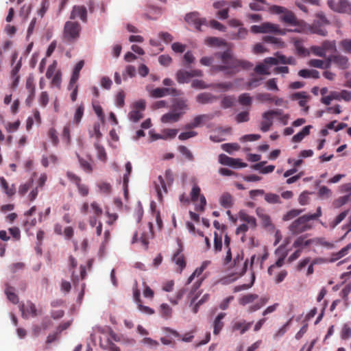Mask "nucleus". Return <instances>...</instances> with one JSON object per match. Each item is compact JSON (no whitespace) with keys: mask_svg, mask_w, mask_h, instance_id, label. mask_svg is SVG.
<instances>
[{"mask_svg":"<svg viewBox=\"0 0 351 351\" xmlns=\"http://www.w3.org/2000/svg\"><path fill=\"white\" fill-rule=\"evenodd\" d=\"M215 56L221 59L223 64L213 66L211 68L213 71H226V73L233 75L241 69L249 70L253 66V64L247 60L237 59L230 49L215 53Z\"/></svg>","mask_w":351,"mask_h":351,"instance_id":"obj_1","label":"nucleus"},{"mask_svg":"<svg viewBox=\"0 0 351 351\" xmlns=\"http://www.w3.org/2000/svg\"><path fill=\"white\" fill-rule=\"evenodd\" d=\"M322 215V208L319 206L314 214H306L298 217L289 226V231L293 235H298L304 232L311 230L313 227L311 221L315 220Z\"/></svg>","mask_w":351,"mask_h":351,"instance_id":"obj_2","label":"nucleus"},{"mask_svg":"<svg viewBox=\"0 0 351 351\" xmlns=\"http://www.w3.org/2000/svg\"><path fill=\"white\" fill-rule=\"evenodd\" d=\"M82 27L77 21H66L63 29V40L69 43L75 42L80 37Z\"/></svg>","mask_w":351,"mask_h":351,"instance_id":"obj_3","label":"nucleus"},{"mask_svg":"<svg viewBox=\"0 0 351 351\" xmlns=\"http://www.w3.org/2000/svg\"><path fill=\"white\" fill-rule=\"evenodd\" d=\"M250 29L254 34L275 33L281 35L285 34V32L280 28L278 25L269 22L263 23L260 25H252Z\"/></svg>","mask_w":351,"mask_h":351,"instance_id":"obj_4","label":"nucleus"},{"mask_svg":"<svg viewBox=\"0 0 351 351\" xmlns=\"http://www.w3.org/2000/svg\"><path fill=\"white\" fill-rule=\"evenodd\" d=\"M327 4L335 12L351 15V4L347 0H328Z\"/></svg>","mask_w":351,"mask_h":351,"instance_id":"obj_5","label":"nucleus"},{"mask_svg":"<svg viewBox=\"0 0 351 351\" xmlns=\"http://www.w3.org/2000/svg\"><path fill=\"white\" fill-rule=\"evenodd\" d=\"M282 114V110H271L265 112L263 114V120L261 123V130L266 132L269 130L273 124V117L279 116Z\"/></svg>","mask_w":351,"mask_h":351,"instance_id":"obj_6","label":"nucleus"},{"mask_svg":"<svg viewBox=\"0 0 351 351\" xmlns=\"http://www.w3.org/2000/svg\"><path fill=\"white\" fill-rule=\"evenodd\" d=\"M178 246V248L177 249L176 252L174 253L173 256V261L178 266V269L177 271L179 273H181L184 268L186 267V261L184 254H182V252L184 250V247L182 243V241L180 239L177 240Z\"/></svg>","mask_w":351,"mask_h":351,"instance_id":"obj_7","label":"nucleus"},{"mask_svg":"<svg viewBox=\"0 0 351 351\" xmlns=\"http://www.w3.org/2000/svg\"><path fill=\"white\" fill-rule=\"evenodd\" d=\"M200 188L197 184H194L191 191V198L192 202H195L199 197V204L196 205L195 210L203 212L206 205V199L203 195H200Z\"/></svg>","mask_w":351,"mask_h":351,"instance_id":"obj_8","label":"nucleus"},{"mask_svg":"<svg viewBox=\"0 0 351 351\" xmlns=\"http://www.w3.org/2000/svg\"><path fill=\"white\" fill-rule=\"evenodd\" d=\"M20 310L22 313V317L25 319H27L29 315L32 317H36L41 314V311H38L36 305L31 301H27L26 304H22L20 306Z\"/></svg>","mask_w":351,"mask_h":351,"instance_id":"obj_9","label":"nucleus"},{"mask_svg":"<svg viewBox=\"0 0 351 351\" xmlns=\"http://www.w3.org/2000/svg\"><path fill=\"white\" fill-rule=\"evenodd\" d=\"M214 118L213 114H204L196 116L193 121L185 125L184 128L191 130L202 125L206 121H210Z\"/></svg>","mask_w":351,"mask_h":351,"instance_id":"obj_10","label":"nucleus"},{"mask_svg":"<svg viewBox=\"0 0 351 351\" xmlns=\"http://www.w3.org/2000/svg\"><path fill=\"white\" fill-rule=\"evenodd\" d=\"M191 86L194 88L198 89H205L210 87L229 89L232 86V84L230 83H219L215 85L206 84L203 80H194L192 82Z\"/></svg>","mask_w":351,"mask_h":351,"instance_id":"obj_11","label":"nucleus"},{"mask_svg":"<svg viewBox=\"0 0 351 351\" xmlns=\"http://www.w3.org/2000/svg\"><path fill=\"white\" fill-rule=\"evenodd\" d=\"M310 99L309 95L304 91L295 93L291 95V99L293 101L298 100V104L300 107L304 108L306 112L308 111L309 106L307 103Z\"/></svg>","mask_w":351,"mask_h":351,"instance_id":"obj_12","label":"nucleus"},{"mask_svg":"<svg viewBox=\"0 0 351 351\" xmlns=\"http://www.w3.org/2000/svg\"><path fill=\"white\" fill-rule=\"evenodd\" d=\"M247 261L243 262V254H238L233 260V267L235 268V273L240 276L243 275L247 270Z\"/></svg>","mask_w":351,"mask_h":351,"instance_id":"obj_13","label":"nucleus"},{"mask_svg":"<svg viewBox=\"0 0 351 351\" xmlns=\"http://www.w3.org/2000/svg\"><path fill=\"white\" fill-rule=\"evenodd\" d=\"M79 18L83 23L87 22V10L84 5H74L72 8L70 19Z\"/></svg>","mask_w":351,"mask_h":351,"instance_id":"obj_14","label":"nucleus"},{"mask_svg":"<svg viewBox=\"0 0 351 351\" xmlns=\"http://www.w3.org/2000/svg\"><path fill=\"white\" fill-rule=\"evenodd\" d=\"M185 21L189 24L194 25L198 31H201V26L206 23L204 19L199 18V14L197 12L187 14L185 16Z\"/></svg>","mask_w":351,"mask_h":351,"instance_id":"obj_15","label":"nucleus"},{"mask_svg":"<svg viewBox=\"0 0 351 351\" xmlns=\"http://www.w3.org/2000/svg\"><path fill=\"white\" fill-rule=\"evenodd\" d=\"M25 87L29 92V95L25 100V103L27 106L30 107L34 99L36 93L34 78L32 77H28L27 78Z\"/></svg>","mask_w":351,"mask_h":351,"instance_id":"obj_16","label":"nucleus"},{"mask_svg":"<svg viewBox=\"0 0 351 351\" xmlns=\"http://www.w3.org/2000/svg\"><path fill=\"white\" fill-rule=\"evenodd\" d=\"M169 93L173 95H178L180 93L176 88H156L151 92V95L153 97L159 98L162 97Z\"/></svg>","mask_w":351,"mask_h":351,"instance_id":"obj_17","label":"nucleus"},{"mask_svg":"<svg viewBox=\"0 0 351 351\" xmlns=\"http://www.w3.org/2000/svg\"><path fill=\"white\" fill-rule=\"evenodd\" d=\"M84 65V61L83 60H80L75 66L72 75L71 77L69 87V88H72L73 86L75 85V84L77 83L79 77H80V73L82 69L83 68Z\"/></svg>","mask_w":351,"mask_h":351,"instance_id":"obj_18","label":"nucleus"},{"mask_svg":"<svg viewBox=\"0 0 351 351\" xmlns=\"http://www.w3.org/2000/svg\"><path fill=\"white\" fill-rule=\"evenodd\" d=\"M226 315V314L225 313H220L215 318V319L213 322V334L215 335H218L222 330V329L224 326V323L223 322V319H224Z\"/></svg>","mask_w":351,"mask_h":351,"instance_id":"obj_19","label":"nucleus"},{"mask_svg":"<svg viewBox=\"0 0 351 351\" xmlns=\"http://www.w3.org/2000/svg\"><path fill=\"white\" fill-rule=\"evenodd\" d=\"M280 19L281 21L288 25H297L298 24V19L294 13L287 8Z\"/></svg>","mask_w":351,"mask_h":351,"instance_id":"obj_20","label":"nucleus"},{"mask_svg":"<svg viewBox=\"0 0 351 351\" xmlns=\"http://www.w3.org/2000/svg\"><path fill=\"white\" fill-rule=\"evenodd\" d=\"M252 324V322H246L245 320L235 322L232 325V331H240V334L243 335L247 332Z\"/></svg>","mask_w":351,"mask_h":351,"instance_id":"obj_21","label":"nucleus"},{"mask_svg":"<svg viewBox=\"0 0 351 351\" xmlns=\"http://www.w3.org/2000/svg\"><path fill=\"white\" fill-rule=\"evenodd\" d=\"M171 109L174 112H182V116L184 114L185 110L188 109L186 101L182 99H176L173 101Z\"/></svg>","mask_w":351,"mask_h":351,"instance_id":"obj_22","label":"nucleus"},{"mask_svg":"<svg viewBox=\"0 0 351 351\" xmlns=\"http://www.w3.org/2000/svg\"><path fill=\"white\" fill-rule=\"evenodd\" d=\"M217 99V97L210 93H202L197 95L196 101L201 104H211Z\"/></svg>","mask_w":351,"mask_h":351,"instance_id":"obj_23","label":"nucleus"},{"mask_svg":"<svg viewBox=\"0 0 351 351\" xmlns=\"http://www.w3.org/2000/svg\"><path fill=\"white\" fill-rule=\"evenodd\" d=\"M219 204L226 209L230 208L234 205V198L230 193L225 192L219 197Z\"/></svg>","mask_w":351,"mask_h":351,"instance_id":"obj_24","label":"nucleus"},{"mask_svg":"<svg viewBox=\"0 0 351 351\" xmlns=\"http://www.w3.org/2000/svg\"><path fill=\"white\" fill-rule=\"evenodd\" d=\"M333 63L341 69H346L349 66L348 58L341 54H335L333 56Z\"/></svg>","mask_w":351,"mask_h":351,"instance_id":"obj_25","label":"nucleus"},{"mask_svg":"<svg viewBox=\"0 0 351 351\" xmlns=\"http://www.w3.org/2000/svg\"><path fill=\"white\" fill-rule=\"evenodd\" d=\"M182 117V112H174L173 111L165 114L161 117V121L164 123H175L179 121Z\"/></svg>","mask_w":351,"mask_h":351,"instance_id":"obj_26","label":"nucleus"},{"mask_svg":"<svg viewBox=\"0 0 351 351\" xmlns=\"http://www.w3.org/2000/svg\"><path fill=\"white\" fill-rule=\"evenodd\" d=\"M311 245V239H306V235H302L296 238L293 243V247L303 250L304 247Z\"/></svg>","mask_w":351,"mask_h":351,"instance_id":"obj_27","label":"nucleus"},{"mask_svg":"<svg viewBox=\"0 0 351 351\" xmlns=\"http://www.w3.org/2000/svg\"><path fill=\"white\" fill-rule=\"evenodd\" d=\"M155 188L157 192L158 196L160 199L162 198V191L166 193L167 192L165 182L161 176H159L158 180L155 182Z\"/></svg>","mask_w":351,"mask_h":351,"instance_id":"obj_28","label":"nucleus"},{"mask_svg":"<svg viewBox=\"0 0 351 351\" xmlns=\"http://www.w3.org/2000/svg\"><path fill=\"white\" fill-rule=\"evenodd\" d=\"M176 80L180 84L188 83L191 78L190 72L183 69L178 70L176 74Z\"/></svg>","mask_w":351,"mask_h":351,"instance_id":"obj_29","label":"nucleus"},{"mask_svg":"<svg viewBox=\"0 0 351 351\" xmlns=\"http://www.w3.org/2000/svg\"><path fill=\"white\" fill-rule=\"evenodd\" d=\"M125 171H126V173L123 175V185L124 191H125L124 193H125V195L126 196L128 195V182H129V177L132 172V165H131L130 162H128L125 164Z\"/></svg>","mask_w":351,"mask_h":351,"instance_id":"obj_30","label":"nucleus"},{"mask_svg":"<svg viewBox=\"0 0 351 351\" xmlns=\"http://www.w3.org/2000/svg\"><path fill=\"white\" fill-rule=\"evenodd\" d=\"M311 128V125H306L303 129L298 132V134H295L293 138L292 141L294 143H299L306 136L308 135L310 133V129Z\"/></svg>","mask_w":351,"mask_h":351,"instance_id":"obj_31","label":"nucleus"},{"mask_svg":"<svg viewBox=\"0 0 351 351\" xmlns=\"http://www.w3.org/2000/svg\"><path fill=\"white\" fill-rule=\"evenodd\" d=\"M5 293L7 295L8 299L12 302L13 304H17L19 302V297L14 293V288L10 287L8 285H6V288L5 289Z\"/></svg>","mask_w":351,"mask_h":351,"instance_id":"obj_32","label":"nucleus"},{"mask_svg":"<svg viewBox=\"0 0 351 351\" xmlns=\"http://www.w3.org/2000/svg\"><path fill=\"white\" fill-rule=\"evenodd\" d=\"M239 218L241 221L247 223L252 228H255L256 226V221L253 216L249 215L244 212H240Z\"/></svg>","mask_w":351,"mask_h":351,"instance_id":"obj_33","label":"nucleus"},{"mask_svg":"<svg viewBox=\"0 0 351 351\" xmlns=\"http://www.w3.org/2000/svg\"><path fill=\"white\" fill-rule=\"evenodd\" d=\"M265 200L268 203L271 204H281L282 201L280 199V195L273 193H265Z\"/></svg>","mask_w":351,"mask_h":351,"instance_id":"obj_34","label":"nucleus"},{"mask_svg":"<svg viewBox=\"0 0 351 351\" xmlns=\"http://www.w3.org/2000/svg\"><path fill=\"white\" fill-rule=\"evenodd\" d=\"M303 211V209H291L283 215L282 220L285 221H290L298 217Z\"/></svg>","mask_w":351,"mask_h":351,"instance_id":"obj_35","label":"nucleus"},{"mask_svg":"<svg viewBox=\"0 0 351 351\" xmlns=\"http://www.w3.org/2000/svg\"><path fill=\"white\" fill-rule=\"evenodd\" d=\"M219 162L221 165H228V166H230V167H232V166H234V165L236 164V163H234V162H236L235 158H230L224 154H221L219 156Z\"/></svg>","mask_w":351,"mask_h":351,"instance_id":"obj_36","label":"nucleus"},{"mask_svg":"<svg viewBox=\"0 0 351 351\" xmlns=\"http://www.w3.org/2000/svg\"><path fill=\"white\" fill-rule=\"evenodd\" d=\"M95 147L97 151V158L100 160L106 162L107 160V154L106 153L104 147L102 145H101L98 142L95 143Z\"/></svg>","mask_w":351,"mask_h":351,"instance_id":"obj_37","label":"nucleus"},{"mask_svg":"<svg viewBox=\"0 0 351 351\" xmlns=\"http://www.w3.org/2000/svg\"><path fill=\"white\" fill-rule=\"evenodd\" d=\"M81 168L88 173H90L93 171V166L91 164L86 160L85 159L80 157L78 154L77 155Z\"/></svg>","mask_w":351,"mask_h":351,"instance_id":"obj_38","label":"nucleus"},{"mask_svg":"<svg viewBox=\"0 0 351 351\" xmlns=\"http://www.w3.org/2000/svg\"><path fill=\"white\" fill-rule=\"evenodd\" d=\"M268 301L267 298H261L257 302L251 305L248 308L249 313L254 312L263 307Z\"/></svg>","mask_w":351,"mask_h":351,"instance_id":"obj_39","label":"nucleus"},{"mask_svg":"<svg viewBox=\"0 0 351 351\" xmlns=\"http://www.w3.org/2000/svg\"><path fill=\"white\" fill-rule=\"evenodd\" d=\"M143 112L133 109L129 112L128 117L130 121L136 123L140 121L143 117Z\"/></svg>","mask_w":351,"mask_h":351,"instance_id":"obj_40","label":"nucleus"},{"mask_svg":"<svg viewBox=\"0 0 351 351\" xmlns=\"http://www.w3.org/2000/svg\"><path fill=\"white\" fill-rule=\"evenodd\" d=\"M0 183H1V187L3 188V189L5 191V193L8 196H12L14 194V192H15L14 189L12 187H10V188L9 187L8 183L7 182V181L5 180V179L3 177L0 178Z\"/></svg>","mask_w":351,"mask_h":351,"instance_id":"obj_41","label":"nucleus"},{"mask_svg":"<svg viewBox=\"0 0 351 351\" xmlns=\"http://www.w3.org/2000/svg\"><path fill=\"white\" fill-rule=\"evenodd\" d=\"M71 124L68 123L63 128L62 132V138L66 141V144L69 145L71 143Z\"/></svg>","mask_w":351,"mask_h":351,"instance_id":"obj_42","label":"nucleus"},{"mask_svg":"<svg viewBox=\"0 0 351 351\" xmlns=\"http://www.w3.org/2000/svg\"><path fill=\"white\" fill-rule=\"evenodd\" d=\"M178 149L188 160L193 161L194 160L192 152L186 146L180 145Z\"/></svg>","mask_w":351,"mask_h":351,"instance_id":"obj_43","label":"nucleus"},{"mask_svg":"<svg viewBox=\"0 0 351 351\" xmlns=\"http://www.w3.org/2000/svg\"><path fill=\"white\" fill-rule=\"evenodd\" d=\"M222 249V238L217 232H214V250L215 252H221Z\"/></svg>","mask_w":351,"mask_h":351,"instance_id":"obj_44","label":"nucleus"},{"mask_svg":"<svg viewBox=\"0 0 351 351\" xmlns=\"http://www.w3.org/2000/svg\"><path fill=\"white\" fill-rule=\"evenodd\" d=\"M257 298L258 295L256 294H247L241 298L240 304L245 306L247 304L253 302Z\"/></svg>","mask_w":351,"mask_h":351,"instance_id":"obj_45","label":"nucleus"},{"mask_svg":"<svg viewBox=\"0 0 351 351\" xmlns=\"http://www.w3.org/2000/svg\"><path fill=\"white\" fill-rule=\"evenodd\" d=\"M254 72L259 75H269V68L265 64L260 63L254 68Z\"/></svg>","mask_w":351,"mask_h":351,"instance_id":"obj_46","label":"nucleus"},{"mask_svg":"<svg viewBox=\"0 0 351 351\" xmlns=\"http://www.w3.org/2000/svg\"><path fill=\"white\" fill-rule=\"evenodd\" d=\"M350 195H346L344 196L339 197L333 202V206L335 208H340L341 206L346 204L350 199Z\"/></svg>","mask_w":351,"mask_h":351,"instance_id":"obj_47","label":"nucleus"},{"mask_svg":"<svg viewBox=\"0 0 351 351\" xmlns=\"http://www.w3.org/2000/svg\"><path fill=\"white\" fill-rule=\"evenodd\" d=\"M263 40L265 43L274 44L278 47L283 46V43L280 40V39L271 36H264Z\"/></svg>","mask_w":351,"mask_h":351,"instance_id":"obj_48","label":"nucleus"},{"mask_svg":"<svg viewBox=\"0 0 351 351\" xmlns=\"http://www.w3.org/2000/svg\"><path fill=\"white\" fill-rule=\"evenodd\" d=\"M201 284H202V280H198L197 282H196L193 285L192 290L191 291V292L189 294V297L191 298V304L194 303L195 302V300H197V298L200 295V293H198L195 296H193L194 293L196 291V290H197L199 289V287H200Z\"/></svg>","mask_w":351,"mask_h":351,"instance_id":"obj_49","label":"nucleus"},{"mask_svg":"<svg viewBox=\"0 0 351 351\" xmlns=\"http://www.w3.org/2000/svg\"><path fill=\"white\" fill-rule=\"evenodd\" d=\"M239 102L243 106H250L252 102V98L248 93H243L239 97Z\"/></svg>","mask_w":351,"mask_h":351,"instance_id":"obj_50","label":"nucleus"},{"mask_svg":"<svg viewBox=\"0 0 351 351\" xmlns=\"http://www.w3.org/2000/svg\"><path fill=\"white\" fill-rule=\"evenodd\" d=\"M48 136L54 146H57L58 145L59 138L58 136V132L55 128H51L49 130Z\"/></svg>","mask_w":351,"mask_h":351,"instance_id":"obj_51","label":"nucleus"},{"mask_svg":"<svg viewBox=\"0 0 351 351\" xmlns=\"http://www.w3.org/2000/svg\"><path fill=\"white\" fill-rule=\"evenodd\" d=\"M160 313L162 316L166 319L171 317L172 309L167 304H162L160 306Z\"/></svg>","mask_w":351,"mask_h":351,"instance_id":"obj_52","label":"nucleus"},{"mask_svg":"<svg viewBox=\"0 0 351 351\" xmlns=\"http://www.w3.org/2000/svg\"><path fill=\"white\" fill-rule=\"evenodd\" d=\"M84 107L82 104L80 105L77 108L75 113L74 114V122L76 124H78L81 121V119L84 114Z\"/></svg>","mask_w":351,"mask_h":351,"instance_id":"obj_53","label":"nucleus"},{"mask_svg":"<svg viewBox=\"0 0 351 351\" xmlns=\"http://www.w3.org/2000/svg\"><path fill=\"white\" fill-rule=\"evenodd\" d=\"M235 99L231 96L224 97L221 102V105L223 108H228L233 106Z\"/></svg>","mask_w":351,"mask_h":351,"instance_id":"obj_54","label":"nucleus"},{"mask_svg":"<svg viewBox=\"0 0 351 351\" xmlns=\"http://www.w3.org/2000/svg\"><path fill=\"white\" fill-rule=\"evenodd\" d=\"M318 195L322 198H328L332 195V191L327 186H322L318 191Z\"/></svg>","mask_w":351,"mask_h":351,"instance_id":"obj_55","label":"nucleus"},{"mask_svg":"<svg viewBox=\"0 0 351 351\" xmlns=\"http://www.w3.org/2000/svg\"><path fill=\"white\" fill-rule=\"evenodd\" d=\"M322 45L323 46V48L324 49L325 52L326 51H330L333 52H335L337 51L335 41L325 40L322 43Z\"/></svg>","mask_w":351,"mask_h":351,"instance_id":"obj_56","label":"nucleus"},{"mask_svg":"<svg viewBox=\"0 0 351 351\" xmlns=\"http://www.w3.org/2000/svg\"><path fill=\"white\" fill-rule=\"evenodd\" d=\"M57 65H58L57 62L56 60H54L53 62V63L48 66L47 72H46L47 78L50 79L54 75L56 72L58 71V70H56Z\"/></svg>","mask_w":351,"mask_h":351,"instance_id":"obj_57","label":"nucleus"},{"mask_svg":"<svg viewBox=\"0 0 351 351\" xmlns=\"http://www.w3.org/2000/svg\"><path fill=\"white\" fill-rule=\"evenodd\" d=\"M51 78V84L59 87L62 82V72L58 70Z\"/></svg>","mask_w":351,"mask_h":351,"instance_id":"obj_58","label":"nucleus"},{"mask_svg":"<svg viewBox=\"0 0 351 351\" xmlns=\"http://www.w3.org/2000/svg\"><path fill=\"white\" fill-rule=\"evenodd\" d=\"M125 93L123 90H120L118 92L116 97V104L118 107L122 108L125 105Z\"/></svg>","mask_w":351,"mask_h":351,"instance_id":"obj_59","label":"nucleus"},{"mask_svg":"<svg viewBox=\"0 0 351 351\" xmlns=\"http://www.w3.org/2000/svg\"><path fill=\"white\" fill-rule=\"evenodd\" d=\"M256 98L257 100L261 102L264 101H269L271 102L274 101L273 97H271V94L267 93H258L256 95Z\"/></svg>","mask_w":351,"mask_h":351,"instance_id":"obj_60","label":"nucleus"},{"mask_svg":"<svg viewBox=\"0 0 351 351\" xmlns=\"http://www.w3.org/2000/svg\"><path fill=\"white\" fill-rule=\"evenodd\" d=\"M249 112L247 111L239 112L235 117V120L239 123L247 122L249 121Z\"/></svg>","mask_w":351,"mask_h":351,"instance_id":"obj_61","label":"nucleus"},{"mask_svg":"<svg viewBox=\"0 0 351 351\" xmlns=\"http://www.w3.org/2000/svg\"><path fill=\"white\" fill-rule=\"evenodd\" d=\"M311 50L312 53L317 56L325 58L326 57V53L324 51V49L323 48V46H313L311 48Z\"/></svg>","mask_w":351,"mask_h":351,"instance_id":"obj_62","label":"nucleus"},{"mask_svg":"<svg viewBox=\"0 0 351 351\" xmlns=\"http://www.w3.org/2000/svg\"><path fill=\"white\" fill-rule=\"evenodd\" d=\"M322 25L314 23L312 27V31L313 33L319 34L322 36L327 35V31L321 27Z\"/></svg>","mask_w":351,"mask_h":351,"instance_id":"obj_63","label":"nucleus"},{"mask_svg":"<svg viewBox=\"0 0 351 351\" xmlns=\"http://www.w3.org/2000/svg\"><path fill=\"white\" fill-rule=\"evenodd\" d=\"M351 337V328L347 324H345L342 328L341 332V337L342 339H348Z\"/></svg>","mask_w":351,"mask_h":351,"instance_id":"obj_64","label":"nucleus"}]
</instances>
